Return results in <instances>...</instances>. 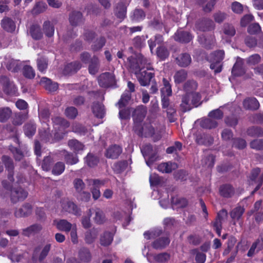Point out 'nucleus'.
Segmentation results:
<instances>
[{
    "mask_svg": "<svg viewBox=\"0 0 263 263\" xmlns=\"http://www.w3.org/2000/svg\"><path fill=\"white\" fill-rule=\"evenodd\" d=\"M147 108L146 106L140 105L133 109L132 117L134 121L133 129L140 130V125L146 117Z\"/></svg>",
    "mask_w": 263,
    "mask_h": 263,
    "instance_id": "nucleus-1",
    "label": "nucleus"
},
{
    "mask_svg": "<svg viewBox=\"0 0 263 263\" xmlns=\"http://www.w3.org/2000/svg\"><path fill=\"white\" fill-rule=\"evenodd\" d=\"M100 86L108 88L117 86V82L115 74L112 72H105L101 73L98 78Z\"/></svg>",
    "mask_w": 263,
    "mask_h": 263,
    "instance_id": "nucleus-2",
    "label": "nucleus"
},
{
    "mask_svg": "<svg viewBox=\"0 0 263 263\" xmlns=\"http://www.w3.org/2000/svg\"><path fill=\"white\" fill-rule=\"evenodd\" d=\"M141 152L146 160L147 165L151 166L157 160V148L151 144H145L141 148Z\"/></svg>",
    "mask_w": 263,
    "mask_h": 263,
    "instance_id": "nucleus-3",
    "label": "nucleus"
},
{
    "mask_svg": "<svg viewBox=\"0 0 263 263\" xmlns=\"http://www.w3.org/2000/svg\"><path fill=\"white\" fill-rule=\"evenodd\" d=\"M260 173V170L259 168H256L252 170L250 176V184L253 185L257 184L254 190L252 191V194H254L258 191L263 183V175L259 176Z\"/></svg>",
    "mask_w": 263,
    "mask_h": 263,
    "instance_id": "nucleus-4",
    "label": "nucleus"
},
{
    "mask_svg": "<svg viewBox=\"0 0 263 263\" xmlns=\"http://www.w3.org/2000/svg\"><path fill=\"white\" fill-rule=\"evenodd\" d=\"M136 75L140 85L145 86L149 84L152 79L154 77V73L142 68L138 72H136Z\"/></svg>",
    "mask_w": 263,
    "mask_h": 263,
    "instance_id": "nucleus-5",
    "label": "nucleus"
},
{
    "mask_svg": "<svg viewBox=\"0 0 263 263\" xmlns=\"http://www.w3.org/2000/svg\"><path fill=\"white\" fill-rule=\"evenodd\" d=\"M68 16L69 23L73 27L81 25L85 22V18L80 11L73 10L69 13Z\"/></svg>",
    "mask_w": 263,
    "mask_h": 263,
    "instance_id": "nucleus-6",
    "label": "nucleus"
},
{
    "mask_svg": "<svg viewBox=\"0 0 263 263\" xmlns=\"http://www.w3.org/2000/svg\"><path fill=\"white\" fill-rule=\"evenodd\" d=\"M28 196V192L22 187L14 188L11 191L10 199L12 202L16 203L23 201Z\"/></svg>",
    "mask_w": 263,
    "mask_h": 263,
    "instance_id": "nucleus-7",
    "label": "nucleus"
},
{
    "mask_svg": "<svg viewBox=\"0 0 263 263\" xmlns=\"http://www.w3.org/2000/svg\"><path fill=\"white\" fill-rule=\"evenodd\" d=\"M140 129H134L135 132L139 136L152 137L155 134H157V129L151 123H145L140 125Z\"/></svg>",
    "mask_w": 263,
    "mask_h": 263,
    "instance_id": "nucleus-8",
    "label": "nucleus"
},
{
    "mask_svg": "<svg viewBox=\"0 0 263 263\" xmlns=\"http://www.w3.org/2000/svg\"><path fill=\"white\" fill-rule=\"evenodd\" d=\"M2 161L4 164L6 170L8 171V178L10 181L13 182L14 181V163L13 160L8 156H3Z\"/></svg>",
    "mask_w": 263,
    "mask_h": 263,
    "instance_id": "nucleus-9",
    "label": "nucleus"
},
{
    "mask_svg": "<svg viewBox=\"0 0 263 263\" xmlns=\"http://www.w3.org/2000/svg\"><path fill=\"white\" fill-rule=\"evenodd\" d=\"M0 87H2L4 92L7 95L14 93L16 91L13 83L6 76L0 77Z\"/></svg>",
    "mask_w": 263,
    "mask_h": 263,
    "instance_id": "nucleus-10",
    "label": "nucleus"
},
{
    "mask_svg": "<svg viewBox=\"0 0 263 263\" xmlns=\"http://www.w3.org/2000/svg\"><path fill=\"white\" fill-rule=\"evenodd\" d=\"M32 211V205L28 203H25L20 208L16 209L14 214L17 218L26 217L31 214Z\"/></svg>",
    "mask_w": 263,
    "mask_h": 263,
    "instance_id": "nucleus-11",
    "label": "nucleus"
},
{
    "mask_svg": "<svg viewBox=\"0 0 263 263\" xmlns=\"http://www.w3.org/2000/svg\"><path fill=\"white\" fill-rule=\"evenodd\" d=\"M40 84L47 91L53 92L59 88V84L55 82L46 77H43L40 81Z\"/></svg>",
    "mask_w": 263,
    "mask_h": 263,
    "instance_id": "nucleus-12",
    "label": "nucleus"
},
{
    "mask_svg": "<svg viewBox=\"0 0 263 263\" xmlns=\"http://www.w3.org/2000/svg\"><path fill=\"white\" fill-rule=\"evenodd\" d=\"M170 243V239L168 236H163L156 238L152 243V247L156 250H162L165 249Z\"/></svg>",
    "mask_w": 263,
    "mask_h": 263,
    "instance_id": "nucleus-13",
    "label": "nucleus"
},
{
    "mask_svg": "<svg viewBox=\"0 0 263 263\" xmlns=\"http://www.w3.org/2000/svg\"><path fill=\"white\" fill-rule=\"evenodd\" d=\"M196 26L200 31H207L213 30L215 28V24L212 20L204 18L198 22Z\"/></svg>",
    "mask_w": 263,
    "mask_h": 263,
    "instance_id": "nucleus-14",
    "label": "nucleus"
},
{
    "mask_svg": "<svg viewBox=\"0 0 263 263\" xmlns=\"http://www.w3.org/2000/svg\"><path fill=\"white\" fill-rule=\"evenodd\" d=\"M63 210L67 212L77 216L81 215V211L77 204L72 201H67L62 204Z\"/></svg>",
    "mask_w": 263,
    "mask_h": 263,
    "instance_id": "nucleus-15",
    "label": "nucleus"
},
{
    "mask_svg": "<svg viewBox=\"0 0 263 263\" xmlns=\"http://www.w3.org/2000/svg\"><path fill=\"white\" fill-rule=\"evenodd\" d=\"M43 227L41 224L34 223L29 227L22 230V234L26 237H30L31 235H34L39 233L42 230Z\"/></svg>",
    "mask_w": 263,
    "mask_h": 263,
    "instance_id": "nucleus-16",
    "label": "nucleus"
},
{
    "mask_svg": "<svg viewBox=\"0 0 263 263\" xmlns=\"http://www.w3.org/2000/svg\"><path fill=\"white\" fill-rule=\"evenodd\" d=\"M175 62L179 67H186L190 65L192 58L189 53H182L175 58Z\"/></svg>",
    "mask_w": 263,
    "mask_h": 263,
    "instance_id": "nucleus-17",
    "label": "nucleus"
},
{
    "mask_svg": "<svg viewBox=\"0 0 263 263\" xmlns=\"http://www.w3.org/2000/svg\"><path fill=\"white\" fill-rule=\"evenodd\" d=\"M82 67L79 61H76L67 64L63 70L65 75H70L76 73Z\"/></svg>",
    "mask_w": 263,
    "mask_h": 263,
    "instance_id": "nucleus-18",
    "label": "nucleus"
},
{
    "mask_svg": "<svg viewBox=\"0 0 263 263\" xmlns=\"http://www.w3.org/2000/svg\"><path fill=\"white\" fill-rule=\"evenodd\" d=\"M122 153V148L117 145H111L106 151L105 156L108 158L117 159Z\"/></svg>",
    "mask_w": 263,
    "mask_h": 263,
    "instance_id": "nucleus-19",
    "label": "nucleus"
},
{
    "mask_svg": "<svg viewBox=\"0 0 263 263\" xmlns=\"http://www.w3.org/2000/svg\"><path fill=\"white\" fill-rule=\"evenodd\" d=\"M180 107L181 111L183 112L189 111L192 108L193 105L190 94L185 93L182 96L181 103L180 104Z\"/></svg>",
    "mask_w": 263,
    "mask_h": 263,
    "instance_id": "nucleus-20",
    "label": "nucleus"
},
{
    "mask_svg": "<svg viewBox=\"0 0 263 263\" xmlns=\"http://www.w3.org/2000/svg\"><path fill=\"white\" fill-rule=\"evenodd\" d=\"M243 105L245 109L256 110L259 107V103L257 100L253 97L248 98L243 101Z\"/></svg>",
    "mask_w": 263,
    "mask_h": 263,
    "instance_id": "nucleus-21",
    "label": "nucleus"
},
{
    "mask_svg": "<svg viewBox=\"0 0 263 263\" xmlns=\"http://www.w3.org/2000/svg\"><path fill=\"white\" fill-rule=\"evenodd\" d=\"M91 109L93 114L98 118H103L105 114V109L103 104L99 102L92 103Z\"/></svg>",
    "mask_w": 263,
    "mask_h": 263,
    "instance_id": "nucleus-22",
    "label": "nucleus"
},
{
    "mask_svg": "<svg viewBox=\"0 0 263 263\" xmlns=\"http://www.w3.org/2000/svg\"><path fill=\"white\" fill-rule=\"evenodd\" d=\"M174 40L181 43H189L192 39V35L188 32L177 31L174 36Z\"/></svg>",
    "mask_w": 263,
    "mask_h": 263,
    "instance_id": "nucleus-23",
    "label": "nucleus"
},
{
    "mask_svg": "<svg viewBox=\"0 0 263 263\" xmlns=\"http://www.w3.org/2000/svg\"><path fill=\"white\" fill-rule=\"evenodd\" d=\"M100 67V62L98 57L94 55L91 59L88 65V71L91 74L95 75L98 72Z\"/></svg>",
    "mask_w": 263,
    "mask_h": 263,
    "instance_id": "nucleus-24",
    "label": "nucleus"
},
{
    "mask_svg": "<svg viewBox=\"0 0 263 263\" xmlns=\"http://www.w3.org/2000/svg\"><path fill=\"white\" fill-rule=\"evenodd\" d=\"M178 167V166L176 163L170 161L160 164L157 166V169L159 171L163 173H170Z\"/></svg>",
    "mask_w": 263,
    "mask_h": 263,
    "instance_id": "nucleus-25",
    "label": "nucleus"
},
{
    "mask_svg": "<svg viewBox=\"0 0 263 263\" xmlns=\"http://www.w3.org/2000/svg\"><path fill=\"white\" fill-rule=\"evenodd\" d=\"M95 213L93 220L95 223L98 225H101L104 223L106 221V218L103 211L100 208H96L95 209H91Z\"/></svg>",
    "mask_w": 263,
    "mask_h": 263,
    "instance_id": "nucleus-26",
    "label": "nucleus"
},
{
    "mask_svg": "<svg viewBox=\"0 0 263 263\" xmlns=\"http://www.w3.org/2000/svg\"><path fill=\"white\" fill-rule=\"evenodd\" d=\"M196 142L199 145H204L208 146L213 143L214 138L210 135L199 134L196 137Z\"/></svg>",
    "mask_w": 263,
    "mask_h": 263,
    "instance_id": "nucleus-27",
    "label": "nucleus"
},
{
    "mask_svg": "<svg viewBox=\"0 0 263 263\" xmlns=\"http://www.w3.org/2000/svg\"><path fill=\"white\" fill-rule=\"evenodd\" d=\"M246 134L251 137H263V128L258 126H251L247 129Z\"/></svg>",
    "mask_w": 263,
    "mask_h": 263,
    "instance_id": "nucleus-28",
    "label": "nucleus"
},
{
    "mask_svg": "<svg viewBox=\"0 0 263 263\" xmlns=\"http://www.w3.org/2000/svg\"><path fill=\"white\" fill-rule=\"evenodd\" d=\"M99 233V230L97 228H93L87 231L85 233V241L87 244L93 243L97 238Z\"/></svg>",
    "mask_w": 263,
    "mask_h": 263,
    "instance_id": "nucleus-29",
    "label": "nucleus"
},
{
    "mask_svg": "<svg viewBox=\"0 0 263 263\" xmlns=\"http://www.w3.org/2000/svg\"><path fill=\"white\" fill-rule=\"evenodd\" d=\"M127 8L125 4L122 2H119L115 10V15L118 18L124 19L126 17Z\"/></svg>",
    "mask_w": 263,
    "mask_h": 263,
    "instance_id": "nucleus-30",
    "label": "nucleus"
},
{
    "mask_svg": "<svg viewBox=\"0 0 263 263\" xmlns=\"http://www.w3.org/2000/svg\"><path fill=\"white\" fill-rule=\"evenodd\" d=\"M42 30L47 37H51L54 33V26L50 21H46L43 24Z\"/></svg>",
    "mask_w": 263,
    "mask_h": 263,
    "instance_id": "nucleus-31",
    "label": "nucleus"
},
{
    "mask_svg": "<svg viewBox=\"0 0 263 263\" xmlns=\"http://www.w3.org/2000/svg\"><path fill=\"white\" fill-rule=\"evenodd\" d=\"M234 188L229 184L222 185L220 187V195L224 198H231L234 194Z\"/></svg>",
    "mask_w": 263,
    "mask_h": 263,
    "instance_id": "nucleus-32",
    "label": "nucleus"
},
{
    "mask_svg": "<svg viewBox=\"0 0 263 263\" xmlns=\"http://www.w3.org/2000/svg\"><path fill=\"white\" fill-rule=\"evenodd\" d=\"M67 144L70 149L76 154L80 151H83L85 147V145L82 142L74 139L68 140Z\"/></svg>",
    "mask_w": 263,
    "mask_h": 263,
    "instance_id": "nucleus-33",
    "label": "nucleus"
},
{
    "mask_svg": "<svg viewBox=\"0 0 263 263\" xmlns=\"http://www.w3.org/2000/svg\"><path fill=\"white\" fill-rule=\"evenodd\" d=\"M78 258L82 262H89L91 260L92 256L88 249L82 248L79 251Z\"/></svg>",
    "mask_w": 263,
    "mask_h": 263,
    "instance_id": "nucleus-34",
    "label": "nucleus"
},
{
    "mask_svg": "<svg viewBox=\"0 0 263 263\" xmlns=\"http://www.w3.org/2000/svg\"><path fill=\"white\" fill-rule=\"evenodd\" d=\"M245 73V69L243 67V62L241 60H237L233 66L232 70V73L236 77L241 76Z\"/></svg>",
    "mask_w": 263,
    "mask_h": 263,
    "instance_id": "nucleus-35",
    "label": "nucleus"
},
{
    "mask_svg": "<svg viewBox=\"0 0 263 263\" xmlns=\"http://www.w3.org/2000/svg\"><path fill=\"white\" fill-rule=\"evenodd\" d=\"M198 88L197 82L194 80H187L183 86V89L185 93L191 94L195 92Z\"/></svg>",
    "mask_w": 263,
    "mask_h": 263,
    "instance_id": "nucleus-36",
    "label": "nucleus"
},
{
    "mask_svg": "<svg viewBox=\"0 0 263 263\" xmlns=\"http://www.w3.org/2000/svg\"><path fill=\"white\" fill-rule=\"evenodd\" d=\"M149 257H153V259L158 262L165 263L167 262L171 258L170 254L166 252L160 253L157 254H149ZM148 260L151 261L150 257Z\"/></svg>",
    "mask_w": 263,
    "mask_h": 263,
    "instance_id": "nucleus-37",
    "label": "nucleus"
},
{
    "mask_svg": "<svg viewBox=\"0 0 263 263\" xmlns=\"http://www.w3.org/2000/svg\"><path fill=\"white\" fill-rule=\"evenodd\" d=\"M85 162L90 167H93L99 162V158L91 153H89L84 158Z\"/></svg>",
    "mask_w": 263,
    "mask_h": 263,
    "instance_id": "nucleus-38",
    "label": "nucleus"
},
{
    "mask_svg": "<svg viewBox=\"0 0 263 263\" xmlns=\"http://www.w3.org/2000/svg\"><path fill=\"white\" fill-rule=\"evenodd\" d=\"M200 125L203 128L210 129L216 128L218 126V123L216 121L211 118H207L201 120Z\"/></svg>",
    "mask_w": 263,
    "mask_h": 263,
    "instance_id": "nucleus-39",
    "label": "nucleus"
},
{
    "mask_svg": "<svg viewBox=\"0 0 263 263\" xmlns=\"http://www.w3.org/2000/svg\"><path fill=\"white\" fill-rule=\"evenodd\" d=\"M132 95L127 90H125L124 93L121 95L120 99L117 103V105L119 108H122L126 106L131 100Z\"/></svg>",
    "mask_w": 263,
    "mask_h": 263,
    "instance_id": "nucleus-40",
    "label": "nucleus"
},
{
    "mask_svg": "<svg viewBox=\"0 0 263 263\" xmlns=\"http://www.w3.org/2000/svg\"><path fill=\"white\" fill-rule=\"evenodd\" d=\"M245 212V209L240 206L233 209L230 213L231 218L234 220L233 224H235V221H238Z\"/></svg>",
    "mask_w": 263,
    "mask_h": 263,
    "instance_id": "nucleus-41",
    "label": "nucleus"
},
{
    "mask_svg": "<svg viewBox=\"0 0 263 263\" xmlns=\"http://www.w3.org/2000/svg\"><path fill=\"white\" fill-rule=\"evenodd\" d=\"M73 226L66 219H61L56 224V227L58 230L65 232H70Z\"/></svg>",
    "mask_w": 263,
    "mask_h": 263,
    "instance_id": "nucleus-42",
    "label": "nucleus"
},
{
    "mask_svg": "<svg viewBox=\"0 0 263 263\" xmlns=\"http://www.w3.org/2000/svg\"><path fill=\"white\" fill-rule=\"evenodd\" d=\"M29 33L32 37L36 40H39L43 37V32L38 25H32L30 26Z\"/></svg>",
    "mask_w": 263,
    "mask_h": 263,
    "instance_id": "nucleus-43",
    "label": "nucleus"
},
{
    "mask_svg": "<svg viewBox=\"0 0 263 263\" xmlns=\"http://www.w3.org/2000/svg\"><path fill=\"white\" fill-rule=\"evenodd\" d=\"M28 118V112H19L15 114L12 123L14 125H21Z\"/></svg>",
    "mask_w": 263,
    "mask_h": 263,
    "instance_id": "nucleus-44",
    "label": "nucleus"
},
{
    "mask_svg": "<svg viewBox=\"0 0 263 263\" xmlns=\"http://www.w3.org/2000/svg\"><path fill=\"white\" fill-rule=\"evenodd\" d=\"M1 25L3 28L8 32H12L15 28V23L9 17L4 18L2 20Z\"/></svg>",
    "mask_w": 263,
    "mask_h": 263,
    "instance_id": "nucleus-45",
    "label": "nucleus"
},
{
    "mask_svg": "<svg viewBox=\"0 0 263 263\" xmlns=\"http://www.w3.org/2000/svg\"><path fill=\"white\" fill-rule=\"evenodd\" d=\"M64 160L67 164L74 165L77 164L79 160L77 154L65 151Z\"/></svg>",
    "mask_w": 263,
    "mask_h": 263,
    "instance_id": "nucleus-46",
    "label": "nucleus"
},
{
    "mask_svg": "<svg viewBox=\"0 0 263 263\" xmlns=\"http://www.w3.org/2000/svg\"><path fill=\"white\" fill-rule=\"evenodd\" d=\"M187 77V71L184 69H180L175 73L174 76V81L176 84H180L184 81Z\"/></svg>",
    "mask_w": 263,
    "mask_h": 263,
    "instance_id": "nucleus-47",
    "label": "nucleus"
},
{
    "mask_svg": "<svg viewBox=\"0 0 263 263\" xmlns=\"http://www.w3.org/2000/svg\"><path fill=\"white\" fill-rule=\"evenodd\" d=\"M12 110L8 107L0 108V122L4 123L6 122L11 116Z\"/></svg>",
    "mask_w": 263,
    "mask_h": 263,
    "instance_id": "nucleus-48",
    "label": "nucleus"
},
{
    "mask_svg": "<svg viewBox=\"0 0 263 263\" xmlns=\"http://www.w3.org/2000/svg\"><path fill=\"white\" fill-rule=\"evenodd\" d=\"M24 130L27 137H31L36 132V125L33 122L30 121L24 125Z\"/></svg>",
    "mask_w": 263,
    "mask_h": 263,
    "instance_id": "nucleus-49",
    "label": "nucleus"
},
{
    "mask_svg": "<svg viewBox=\"0 0 263 263\" xmlns=\"http://www.w3.org/2000/svg\"><path fill=\"white\" fill-rule=\"evenodd\" d=\"M113 240V235L109 232H105L100 237V243L103 246H108Z\"/></svg>",
    "mask_w": 263,
    "mask_h": 263,
    "instance_id": "nucleus-50",
    "label": "nucleus"
},
{
    "mask_svg": "<svg viewBox=\"0 0 263 263\" xmlns=\"http://www.w3.org/2000/svg\"><path fill=\"white\" fill-rule=\"evenodd\" d=\"M163 87L161 88V96L170 97L172 95L171 85L166 79H163Z\"/></svg>",
    "mask_w": 263,
    "mask_h": 263,
    "instance_id": "nucleus-51",
    "label": "nucleus"
},
{
    "mask_svg": "<svg viewBox=\"0 0 263 263\" xmlns=\"http://www.w3.org/2000/svg\"><path fill=\"white\" fill-rule=\"evenodd\" d=\"M129 63V67L136 74V72H138L140 70V65L138 62L137 54L135 56H131L127 59Z\"/></svg>",
    "mask_w": 263,
    "mask_h": 263,
    "instance_id": "nucleus-52",
    "label": "nucleus"
},
{
    "mask_svg": "<svg viewBox=\"0 0 263 263\" xmlns=\"http://www.w3.org/2000/svg\"><path fill=\"white\" fill-rule=\"evenodd\" d=\"M145 16V12L142 9L136 8L133 11L131 18L133 21H140L144 20Z\"/></svg>",
    "mask_w": 263,
    "mask_h": 263,
    "instance_id": "nucleus-53",
    "label": "nucleus"
},
{
    "mask_svg": "<svg viewBox=\"0 0 263 263\" xmlns=\"http://www.w3.org/2000/svg\"><path fill=\"white\" fill-rule=\"evenodd\" d=\"M232 146L238 149H243L247 146V142L242 138H235L233 139Z\"/></svg>",
    "mask_w": 263,
    "mask_h": 263,
    "instance_id": "nucleus-54",
    "label": "nucleus"
},
{
    "mask_svg": "<svg viewBox=\"0 0 263 263\" xmlns=\"http://www.w3.org/2000/svg\"><path fill=\"white\" fill-rule=\"evenodd\" d=\"M92 215V210L89 209L87 212V216H84L82 217L81 223L84 229H88L91 227L90 217Z\"/></svg>",
    "mask_w": 263,
    "mask_h": 263,
    "instance_id": "nucleus-55",
    "label": "nucleus"
},
{
    "mask_svg": "<svg viewBox=\"0 0 263 263\" xmlns=\"http://www.w3.org/2000/svg\"><path fill=\"white\" fill-rule=\"evenodd\" d=\"M106 40L104 37L98 39L91 45V48L93 52L100 50L105 45Z\"/></svg>",
    "mask_w": 263,
    "mask_h": 263,
    "instance_id": "nucleus-56",
    "label": "nucleus"
},
{
    "mask_svg": "<svg viewBox=\"0 0 263 263\" xmlns=\"http://www.w3.org/2000/svg\"><path fill=\"white\" fill-rule=\"evenodd\" d=\"M224 52L223 50H219L212 52L210 54V61L221 62L223 59Z\"/></svg>",
    "mask_w": 263,
    "mask_h": 263,
    "instance_id": "nucleus-57",
    "label": "nucleus"
},
{
    "mask_svg": "<svg viewBox=\"0 0 263 263\" xmlns=\"http://www.w3.org/2000/svg\"><path fill=\"white\" fill-rule=\"evenodd\" d=\"M7 69L12 72H17L20 69L19 62L14 59L9 60L6 65Z\"/></svg>",
    "mask_w": 263,
    "mask_h": 263,
    "instance_id": "nucleus-58",
    "label": "nucleus"
},
{
    "mask_svg": "<svg viewBox=\"0 0 263 263\" xmlns=\"http://www.w3.org/2000/svg\"><path fill=\"white\" fill-rule=\"evenodd\" d=\"M52 120L54 125H60L64 128L68 127L70 125L69 123L66 119L61 117H54L52 118Z\"/></svg>",
    "mask_w": 263,
    "mask_h": 263,
    "instance_id": "nucleus-59",
    "label": "nucleus"
},
{
    "mask_svg": "<svg viewBox=\"0 0 263 263\" xmlns=\"http://www.w3.org/2000/svg\"><path fill=\"white\" fill-rule=\"evenodd\" d=\"M248 121L253 124H261L263 123V114L256 113L249 116Z\"/></svg>",
    "mask_w": 263,
    "mask_h": 263,
    "instance_id": "nucleus-60",
    "label": "nucleus"
},
{
    "mask_svg": "<svg viewBox=\"0 0 263 263\" xmlns=\"http://www.w3.org/2000/svg\"><path fill=\"white\" fill-rule=\"evenodd\" d=\"M192 254L195 255V260L197 263H204L206 260V255L199 252L198 249H193L191 251Z\"/></svg>",
    "mask_w": 263,
    "mask_h": 263,
    "instance_id": "nucleus-61",
    "label": "nucleus"
},
{
    "mask_svg": "<svg viewBox=\"0 0 263 263\" xmlns=\"http://www.w3.org/2000/svg\"><path fill=\"white\" fill-rule=\"evenodd\" d=\"M222 31L223 33L229 37L233 36L236 33V30L234 27L229 24H224L223 28Z\"/></svg>",
    "mask_w": 263,
    "mask_h": 263,
    "instance_id": "nucleus-62",
    "label": "nucleus"
},
{
    "mask_svg": "<svg viewBox=\"0 0 263 263\" xmlns=\"http://www.w3.org/2000/svg\"><path fill=\"white\" fill-rule=\"evenodd\" d=\"M157 55L162 60H165L169 55V51L167 49L163 46H160L157 49Z\"/></svg>",
    "mask_w": 263,
    "mask_h": 263,
    "instance_id": "nucleus-63",
    "label": "nucleus"
},
{
    "mask_svg": "<svg viewBox=\"0 0 263 263\" xmlns=\"http://www.w3.org/2000/svg\"><path fill=\"white\" fill-rule=\"evenodd\" d=\"M250 148L256 151L263 150V139H256L252 140L250 143Z\"/></svg>",
    "mask_w": 263,
    "mask_h": 263,
    "instance_id": "nucleus-64",
    "label": "nucleus"
}]
</instances>
